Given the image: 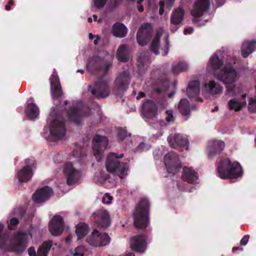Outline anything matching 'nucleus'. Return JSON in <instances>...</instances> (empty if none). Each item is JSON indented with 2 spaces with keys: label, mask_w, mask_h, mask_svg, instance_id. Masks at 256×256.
<instances>
[{
  "label": "nucleus",
  "mask_w": 256,
  "mask_h": 256,
  "mask_svg": "<svg viewBox=\"0 0 256 256\" xmlns=\"http://www.w3.org/2000/svg\"><path fill=\"white\" fill-rule=\"evenodd\" d=\"M178 108L180 112L183 116H188L190 114V109H195L196 106H190L188 100L186 98H184L180 102Z\"/></svg>",
  "instance_id": "7c9ffc66"
},
{
  "label": "nucleus",
  "mask_w": 256,
  "mask_h": 256,
  "mask_svg": "<svg viewBox=\"0 0 256 256\" xmlns=\"http://www.w3.org/2000/svg\"><path fill=\"white\" fill-rule=\"evenodd\" d=\"M144 96H145L144 93L143 92H140L138 93V94L136 98L138 100H139V99H140L142 98H144Z\"/></svg>",
  "instance_id": "5fc2aeb1"
},
{
  "label": "nucleus",
  "mask_w": 256,
  "mask_h": 256,
  "mask_svg": "<svg viewBox=\"0 0 256 256\" xmlns=\"http://www.w3.org/2000/svg\"><path fill=\"white\" fill-rule=\"evenodd\" d=\"M94 180L96 182H102V180H98V178H97V176H94Z\"/></svg>",
  "instance_id": "0e129e2a"
},
{
  "label": "nucleus",
  "mask_w": 256,
  "mask_h": 256,
  "mask_svg": "<svg viewBox=\"0 0 256 256\" xmlns=\"http://www.w3.org/2000/svg\"><path fill=\"white\" fill-rule=\"evenodd\" d=\"M112 197L108 194H106L102 198V202L106 204H110L111 203Z\"/></svg>",
  "instance_id": "49530a36"
},
{
  "label": "nucleus",
  "mask_w": 256,
  "mask_h": 256,
  "mask_svg": "<svg viewBox=\"0 0 256 256\" xmlns=\"http://www.w3.org/2000/svg\"><path fill=\"white\" fill-rule=\"evenodd\" d=\"M72 236L71 235H69L66 238V242L70 244L72 242Z\"/></svg>",
  "instance_id": "4d7b16f0"
},
{
  "label": "nucleus",
  "mask_w": 256,
  "mask_h": 256,
  "mask_svg": "<svg viewBox=\"0 0 256 256\" xmlns=\"http://www.w3.org/2000/svg\"><path fill=\"white\" fill-rule=\"evenodd\" d=\"M146 144L144 143H141L139 146H138V148L140 150H144V147L146 146Z\"/></svg>",
  "instance_id": "6e6d98bb"
},
{
  "label": "nucleus",
  "mask_w": 256,
  "mask_h": 256,
  "mask_svg": "<svg viewBox=\"0 0 256 256\" xmlns=\"http://www.w3.org/2000/svg\"><path fill=\"white\" fill-rule=\"evenodd\" d=\"M164 164L167 171L170 173L176 172L181 166L178 156L172 152L165 156Z\"/></svg>",
  "instance_id": "6e6552de"
},
{
  "label": "nucleus",
  "mask_w": 256,
  "mask_h": 256,
  "mask_svg": "<svg viewBox=\"0 0 256 256\" xmlns=\"http://www.w3.org/2000/svg\"><path fill=\"white\" fill-rule=\"evenodd\" d=\"M51 85V94L55 98H58L62 94V87L60 84L58 76L57 74L54 72L50 79Z\"/></svg>",
  "instance_id": "6ab92c4d"
},
{
  "label": "nucleus",
  "mask_w": 256,
  "mask_h": 256,
  "mask_svg": "<svg viewBox=\"0 0 256 256\" xmlns=\"http://www.w3.org/2000/svg\"><path fill=\"white\" fill-rule=\"evenodd\" d=\"M225 146L224 142L221 140H214L210 142L208 145V156L212 158L220 153Z\"/></svg>",
  "instance_id": "aec40b11"
},
{
  "label": "nucleus",
  "mask_w": 256,
  "mask_h": 256,
  "mask_svg": "<svg viewBox=\"0 0 256 256\" xmlns=\"http://www.w3.org/2000/svg\"><path fill=\"white\" fill-rule=\"evenodd\" d=\"M174 94H175V92H172L171 94H168V97L170 98H172L174 95Z\"/></svg>",
  "instance_id": "69168bd1"
},
{
  "label": "nucleus",
  "mask_w": 256,
  "mask_h": 256,
  "mask_svg": "<svg viewBox=\"0 0 256 256\" xmlns=\"http://www.w3.org/2000/svg\"><path fill=\"white\" fill-rule=\"evenodd\" d=\"M99 40H100L99 37L98 36H96V40H94V44L95 45H97L98 44Z\"/></svg>",
  "instance_id": "680f3d73"
},
{
  "label": "nucleus",
  "mask_w": 256,
  "mask_h": 256,
  "mask_svg": "<svg viewBox=\"0 0 256 256\" xmlns=\"http://www.w3.org/2000/svg\"><path fill=\"white\" fill-rule=\"evenodd\" d=\"M227 94L230 96H238L245 99L247 94L244 92V88L240 84L226 86Z\"/></svg>",
  "instance_id": "b1692460"
},
{
  "label": "nucleus",
  "mask_w": 256,
  "mask_h": 256,
  "mask_svg": "<svg viewBox=\"0 0 256 256\" xmlns=\"http://www.w3.org/2000/svg\"><path fill=\"white\" fill-rule=\"evenodd\" d=\"M232 97L227 103L228 109L236 112L240 111L246 104V100L238 96Z\"/></svg>",
  "instance_id": "5701e85b"
},
{
  "label": "nucleus",
  "mask_w": 256,
  "mask_h": 256,
  "mask_svg": "<svg viewBox=\"0 0 256 256\" xmlns=\"http://www.w3.org/2000/svg\"><path fill=\"white\" fill-rule=\"evenodd\" d=\"M107 0H94L93 6L97 8H102L105 4Z\"/></svg>",
  "instance_id": "c03bdc74"
},
{
  "label": "nucleus",
  "mask_w": 256,
  "mask_h": 256,
  "mask_svg": "<svg viewBox=\"0 0 256 256\" xmlns=\"http://www.w3.org/2000/svg\"><path fill=\"white\" fill-rule=\"evenodd\" d=\"M88 36H89V38L90 40H92V39L96 37V36L93 35L92 33H90L88 34Z\"/></svg>",
  "instance_id": "e2e57ef3"
},
{
  "label": "nucleus",
  "mask_w": 256,
  "mask_h": 256,
  "mask_svg": "<svg viewBox=\"0 0 256 256\" xmlns=\"http://www.w3.org/2000/svg\"><path fill=\"white\" fill-rule=\"evenodd\" d=\"M222 64V60L216 54H214L210 60L208 65V69L210 72H214L216 70L219 69Z\"/></svg>",
  "instance_id": "cd10ccee"
},
{
  "label": "nucleus",
  "mask_w": 256,
  "mask_h": 256,
  "mask_svg": "<svg viewBox=\"0 0 256 256\" xmlns=\"http://www.w3.org/2000/svg\"><path fill=\"white\" fill-rule=\"evenodd\" d=\"M248 110L251 112L256 113V96H251L249 98Z\"/></svg>",
  "instance_id": "a19ab883"
},
{
  "label": "nucleus",
  "mask_w": 256,
  "mask_h": 256,
  "mask_svg": "<svg viewBox=\"0 0 256 256\" xmlns=\"http://www.w3.org/2000/svg\"><path fill=\"white\" fill-rule=\"evenodd\" d=\"M236 250H243V248H239V247H234V248H233L232 250V251L233 252H235Z\"/></svg>",
  "instance_id": "bf43d9fd"
},
{
  "label": "nucleus",
  "mask_w": 256,
  "mask_h": 256,
  "mask_svg": "<svg viewBox=\"0 0 256 256\" xmlns=\"http://www.w3.org/2000/svg\"><path fill=\"white\" fill-rule=\"evenodd\" d=\"M64 222L62 218L60 216H54L49 224V230L54 236H58L63 232Z\"/></svg>",
  "instance_id": "ddd939ff"
},
{
  "label": "nucleus",
  "mask_w": 256,
  "mask_h": 256,
  "mask_svg": "<svg viewBox=\"0 0 256 256\" xmlns=\"http://www.w3.org/2000/svg\"><path fill=\"white\" fill-rule=\"evenodd\" d=\"M52 194L53 192L51 188L48 186H44L38 190L33 194L32 198L36 202H42L48 200Z\"/></svg>",
  "instance_id": "dca6fc26"
},
{
  "label": "nucleus",
  "mask_w": 256,
  "mask_h": 256,
  "mask_svg": "<svg viewBox=\"0 0 256 256\" xmlns=\"http://www.w3.org/2000/svg\"><path fill=\"white\" fill-rule=\"evenodd\" d=\"M214 76L224 84L229 86L237 81L240 76V74L232 67H224L218 74L214 72Z\"/></svg>",
  "instance_id": "39448f33"
},
{
  "label": "nucleus",
  "mask_w": 256,
  "mask_h": 256,
  "mask_svg": "<svg viewBox=\"0 0 256 256\" xmlns=\"http://www.w3.org/2000/svg\"><path fill=\"white\" fill-rule=\"evenodd\" d=\"M52 246V241H46L43 243L42 245L38 250V256H47L48 252Z\"/></svg>",
  "instance_id": "e433bc0d"
},
{
  "label": "nucleus",
  "mask_w": 256,
  "mask_h": 256,
  "mask_svg": "<svg viewBox=\"0 0 256 256\" xmlns=\"http://www.w3.org/2000/svg\"><path fill=\"white\" fill-rule=\"evenodd\" d=\"M150 203L146 198L139 202L133 214L134 224L137 228L144 229L149 224Z\"/></svg>",
  "instance_id": "f03ea898"
},
{
  "label": "nucleus",
  "mask_w": 256,
  "mask_h": 256,
  "mask_svg": "<svg viewBox=\"0 0 256 256\" xmlns=\"http://www.w3.org/2000/svg\"><path fill=\"white\" fill-rule=\"evenodd\" d=\"M129 80L128 74L124 72L120 74L116 80L115 84L118 89L124 90L128 84Z\"/></svg>",
  "instance_id": "bb28decb"
},
{
  "label": "nucleus",
  "mask_w": 256,
  "mask_h": 256,
  "mask_svg": "<svg viewBox=\"0 0 256 256\" xmlns=\"http://www.w3.org/2000/svg\"><path fill=\"white\" fill-rule=\"evenodd\" d=\"M184 11L182 8H178L172 14L170 17V22L174 25H178L182 23L184 20Z\"/></svg>",
  "instance_id": "a878e982"
},
{
  "label": "nucleus",
  "mask_w": 256,
  "mask_h": 256,
  "mask_svg": "<svg viewBox=\"0 0 256 256\" xmlns=\"http://www.w3.org/2000/svg\"><path fill=\"white\" fill-rule=\"evenodd\" d=\"M152 32V28L149 23H144L138 30L137 33V40L141 46H144L149 40Z\"/></svg>",
  "instance_id": "9b49d317"
},
{
  "label": "nucleus",
  "mask_w": 256,
  "mask_h": 256,
  "mask_svg": "<svg viewBox=\"0 0 256 256\" xmlns=\"http://www.w3.org/2000/svg\"><path fill=\"white\" fill-rule=\"evenodd\" d=\"M166 114H168V116L166 118V120L167 122H170L174 120V117L172 116V111L168 110L166 111Z\"/></svg>",
  "instance_id": "de8ad7c7"
},
{
  "label": "nucleus",
  "mask_w": 256,
  "mask_h": 256,
  "mask_svg": "<svg viewBox=\"0 0 256 256\" xmlns=\"http://www.w3.org/2000/svg\"><path fill=\"white\" fill-rule=\"evenodd\" d=\"M89 230V227L86 224L84 223L78 224L76 230L78 240L83 238L88 232Z\"/></svg>",
  "instance_id": "c9c22d12"
},
{
  "label": "nucleus",
  "mask_w": 256,
  "mask_h": 256,
  "mask_svg": "<svg viewBox=\"0 0 256 256\" xmlns=\"http://www.w3.org/2000/svg\"><path fill=\"white\" fill-rule=\"evenodd\" d=\"M118 138L120 140H122L128 136V134L126 130L120 129L118 132Z\"/></svg>",
  "instance_id": "a18cd8bd"
},
{
  "label": "nucleus",
  "mask_w": 256,
  "mask_h": 256,
  "mask_svg": "<svg viewBox=\"0 0 256 256\" xmlns=\"http://www.w3.org/2000/svg\"><path fill=\"white\" fill-rule=\"evenodd\" d=\"M168 140L170 146L174 148L180 146L185 147L186 149L188 148V142L185 136L180 134H172Z\"/></svg>",
  "instance_id": "412c9836"
},
{
  "label": "nucleus",
  "mask_w": 256,
  "mask_h": 256,
  "mask_svg": "<svg viewBox=\"0 0 256 256\" xmlns=\"http://www.w3.org/2000/svg\"><path fill=\"white\" fill-rule=\"evenodd\" d=\"M18 223V220L16 218H12L10 220V224L8 225V228L12 230V226H16Z\"/></svg>",
  "instance_id": "09e8293b"
},
{
  "label": "nucleus",
  "mask_w": 256,
  "mask_h": 256,
  "mask_svg": "<svg viewBox=\"0 0 256 256\" xmlns=\"http://www.w3.org/2000/svg\"><path fill=\"white\" fill-rule=\"evenodd\" d=\"M112 32L114 36L118 38H123L126 36L128 30L123 24L116 23L112 26Z\"/></svg>",
  "instance_id": "c85d7f7f"
},
{
  "label": "nucleus",
  "mask_w": 256,
  "mask_h": 256,
  "mask_svg": "<svg viewBox=\"0 0 256 256\" xmlns=\"http://www.w3.org/2000/svg\"><path fill=\"white\" fill-rule=\"evenodd\" d=\"M118 57L120 60L126 62L130 58L128 47L125 44L122 45L118 50Z\"/></svg>",
  "instance_id": "f704fd0d"
},
{
  "label": "nucleus",
  "mask_w": 256,
  "mask_h": 256,
  "mask_svg": "<svg viewBox=\"0 0 256 256\" xmlns=\"http://www.w3.org/2000/svg\"><path fill=\"white\" fill-rule=\"evenodd\" d=\"M108 140L106 137L96 135L93 140V153L98 162L102 160V152L106 148Z\"/></svg>",
  "instance_id": "0eeeda50"
},
{
  "label": "nucleus",
  "mask_w": 256,
  "mask_h": 256,
  "mask_svg": "<svg viewBox=\"0 0 256 256\" xmlns=\"http://www.w3.org/2000/svg\"><path fill=\"white\" fill-rule=\"evenodd\" d=\"M70 254L72 256H84V248L78 246L70 252Z\"/></svg>",
  "instance_id": "79ce46f5"
},
{
  "label": "nucleus",
  "mask_w": 256,
  "mask_h": 256,
  "mask_svg": "<svg viewBox=\"0 0 256 256\" xmlns=\"http://www.w3.org/2000/svg\"><path fill=\"white\" fill-rule=\"evenodd\" d=\"M30 236L26 234L18 233L12 240V248L14 252H22L26 246V244Z\"/></svg>",
  "instance_id": "9d476101"
},
{
  "label": "nucleus",
  "mask_w": 256,
  "mask_h": 256,
  "mask_svg": "<svg viewBox=\"0 0 256 256\" xmlns=\"http://www.w3.org/2000/svg\"><path fill=\"white\" fill-rule=\"evenodd\" d=\"M63 170L68 178V184H74L80 180L81 176L80 172L74 168L72 163L66 162L64 166Z\"/></svg>",
  "instance_id": "1a4fd4ad"
},
{
  "label": "nucleus",
  "mask_w": 256,
  "mask_h": 256,
  "mask_svg": "<svg viewBox=\"0 0 256 256\" xmlns=\"http://www.w3.org/2000/svg\"><path fill=\"white\" fill-rule=\"evenodd\" d=\"M95 222L102 228L108 227L110 223L108 212L105 210H100L93 214Z\"/></svg>",
  "instance_id": "4468645a"
},
{
  "label": "nucleus",
  "mask_w": 256,
  "mask_h": 256,
  "mask_svg": "<svg viewBox=\"0 0 256 256\" xmlns=\"http://www.w3.org/2000/svg\"><path fill=\"white\" fill-rule=\"evenodd\" d=\"M250 236L248 234L245 235L240 240V244L242 246H246L249 240Z\"/></svg>",
  "instance_id": "8fccbe9b"
},
{
  "label": "nucleus",
  "mask_w": 256,
  "mask_h": 256,
  "mask_svg": "<svg viewBox=\"0 0 256 256\" xmlns=\"http://www.w3.org/2000/svg\"><path fill=\"white\" fill-rule=\"evenodd\" d=\"M219 176L222 179H236L243 174L240 164L234 162L232 163L228 159L222 160L217 168Z\"/></svg>",
  "instance_id": "f257e3e1"
},
{
  "label": "nucleus",
  "mask_w": 256,
  "mask_h": 256,
  "mask_svg": "<svg viewBox=\"0 0 256 256\" xmlns=\"http://www.w3.org/2000/svg\"><path fill=\"white\" fill-rule=\"evenodd\" d=\"M28 252L30 256H36V252L34 248H30L28 249Z\"/></svg>",
  "instance_id": "3c124183"
},
{
  "label": "nucleus",
  "mask_w": 256,
  "mask_h": 256,
  "mask_svg": "<svg viewBox=\"0 0 256 256\" xmlns=\"http://www.w3.org/2000/svg\"><path fill=\"white\" fill-rule=\"evenodd\" d=\"M138 8L139 12H142L144 10V8H143L142 6L140 4L138 6Z\"/></svg>",
  "instance_id": "052dcab7"
},
{
  "label": "nucleus",
  "mask_w": 256,
  "mask_h": 256,
  "mask_svg": "<svg viewBox=\"0 0 256 256\" xmlns=\"http://www.w3.org/2000/svg\"><path fill=\"white\" fill-rule=\"evenodd\" d=\"M92 66V62H89V64H88V67L90 68V66Z\"/></svg>",
  "instance_id": "774afa93"
},
{
  "label": "nucleus",
  "mask_w": 256,
  "mask_h": 256,
  "mask_svg": "<svg viewBox=\"0 0 256 256\" xmlns=\"http://www.w3.org/2000/svg\"><path fill=\"white\" fill-rule=\"evenodd\" d=\"M193 28H188L184 30V33L185 34H190L192 32Z\"/></svg>",
  "instance_id": "864d4df0"
},
{
  "label": "nucleus",
  "mask_w": 256,
  "mask_h": 256,
  "mask_svg": "<svg viewBox=\"0 0 256 256\" xmlns=\"http://www.w3.org/2000/svg\"><path fill=\"white\" fill-rule=\"evenodd\" d=\"M174 2V0H170V1H166L165 3L164 2H160V8L159 13L160 15L164 13V9L163 7L166 4L168 8V9H170L172 7V6Z\"/></svg>",
  "instance_id": "37998d69"
},
{
  "label": "nucleus",
  "mask_w": 256,
  "mask_h": 256,
  "mask_svg": "<svg viewBox=\"0 0 256 256\" xmlns=\"http://www.w3.org/2000/svg\"><path fill=\"white\" fill-rule=\"evenodd\" d=\"M28 166L22 168L16 174V178L20 182H26L30 180L32 176L30 164L28 162Z\"/></svg>",
  "instance_id": "393cba45"
},
{
  "label": "nucleus",
  "mask_w": 256,
  "mask_h": 256,
  "mask_svg": "<svg viewBox=\"0 0 256 256\" xmlns=\"http://www.w3.org/2000/svg\"><path fill=\"white\" fill-rule=\"evenodd\" d=\"M186 94L188 97H194L199 94L200 82L198 80L191 82L186 89Z\"/></svg>",
  "instance_id": "c756f323"
},
{
  "label": "nucleus",
  "mask_w": 256,
  "mask_h": 256,
  "mask_svg": "<svg viewBox=\"0 0 256 256\" xmlns=\"http://www.w3.org/2000/svg\"><path fill=\"white\" fill-rule=\"evenodd\" d=\"M86 241L91 246L98 247L108 244L110 241V238L106 234L94 230L91 234L87 237Z\"/></svg>",
  "instance_id": "423d86ee"
},
{
  "label": "nucleus",
  "mask_w": 256,
  "mask_h": 256,
  "mask_svg": "<svg viewBox=\"0 0 256 256\" xmlns=\"http://www.w3.org/2000/svg\"><path fill=\"white\" fill-rule=\"evenodd\" d=\"M188 67V64L183 61L173 66L172 71L174 74H178L187 70Z\"/></svg>",
  "instance_id": "58836bf2"
},
{
  "label": "nucleus",
  "mask_w": 256,
  "mask_h": 256,
  "mask_svg": "<svg viewBox=\"0 0 256 256\" xmlns=\"http://www.w3.org/2000/svg\"><path fill=\"white\" fill-rule=\"evenodd\" d=\"M142 115L146 120L154 118L157 114L156 104L152 101L145 102L142 106Z\"/></svg>",
  "instance_id": "a211bd4d"
},
{
  "label": "nucleus",
  "mask_w": 256,
  "mask_h": 256,
  "mask_svg": "<svg viewBox=\"0 0 256 256\" xmlns=\"http://www.w3.org/2000/svg\"><path fill=\"white\" fill-rule=\"evenodd\" d=\"M68 114L71 120L76 124H79L80 123V120H78L80 119V111L79 110L76 108L73 109L70 112H68Z\"/></svg>",
  "instance_id": "ea45409f"
},
{
  "label": "nucleus",
  "mask_w": 256,
  "mask_h": 256,
  "mask_svg": "<svg viewBox=\"0 0 256 256\" xmlns=\"http://www.w3.org/2000/svg\"><path fill=\"white\" fill-rule=\"evenodd\" d=\"M210 8L209 0H198L194 5V8L191 11V14L193 17V21L196 20V18L202 16Z\"/></svg>",
  "instance_id": "f8f14e48"
},
{
  "label": "nucleus",
  "mask_w": 256,
  "mask_h": 256,
  "mask_svg": "<svg viewBox=\"0 0 256 256\" xmlns=\"http://www.w3.org/2000/svg\"><path fill=\"white\" fill-rule=\"evenodd\" d=\"M50 134L54 140H60L65 136L66 129L63 122L58 116L53 118L50 116L48 118Z\"/></svg>",
  "instance_id": "20e7f679"
},
{
  "label": "nucleus",
  "mask_w": 256,
  "mask_h": 256,
  "mask_svg": "<svg viewBox=\"0 0 256 256\" xmlns=\"http://www.w3.org/2000/svg\"><path fill=\"white\" fill-rule=\"evenodd\" d=\"M90 91L92 94L97 97H106L109 95L110 90L106 82L100 80L97 82L94 87H90Z\"/></svg>",
  "instance_id": "f3484780"
},
{
  "label": "nucleus",
  "mask_w": 256,
  "mask_h": 256,
  "mask_svg": "<svg viewBox=\"0 0 256 256\" xmlns=\"http://www.w3.org/2000/svg\"><path fill=\"white\" fill-rule=\"evenodd\" d=\"M146 246V240L143 236L138 235L130 239V247L134 250L142 252L145 250Z\"/></svg>",
  "instance_id": "4be33fe9"
},
{
  "label": "nucleus",
  "mask_w": 256,
  "mask_h": 256,
  "mask_svg": "<svg viewBox=\"0 0 256 256\" xmlns=\"http://www.w3.org/2000/svg\"><path fill=\"white\" fill-rule=\"evenodd\" d=\"M182 179L188 182H193L198 178L196 172L190 168H185L182 176Z\"/></svg>",
  "instance_id": "473e14b6"
},
{
  "label": "nucleus",
  "mask_w": 256,
  "mask_h": 256,
  "mask_svg": "<svg viewBox=\"0 0 256 256\" xmlns=\"http://www.w3.org/2000/svg\"><path fill=\"white\" fill-rule=\"evenodd\" d=\"M256 50V42H246L243 44L242 47V54L243 57L246 58Z\"/></svg>",
  "instance_id": "2f4dec72"
},
{
  "label": "nucleus",
  "mask_w": 256,
  "mask_h": 256,
  "mask_svg": "<svg viewBox=\"0 0 256 256\" xmlns=\"http://www.w3.org/2000/svg\"><path fill=\"white\" fill-rule=\"evenodd\" d=\"M164 30L162 28H160L157 31L156 36V39L152 42L151 45V50L156 54H158V44L160 36L164 33Z\"/></svg>",
  "instance_id": "4c0bfd02"
},
{
  "label": "nucleus",
  "mask_w": 256,
  "mask_h": 256,
  "mask_svg": "<svg viewBox=\"0 0 256 256\" xmlns=\"http://www.w3.org/2000/svg\"><path fill=\"white\" fill-rule=\"evenodd\" d=\"M168 52V48H166L164 50V52H162V53L163 55H166Z\"/></svg>",
  "instance_id": "13d9d810"
},
{
  "label": "nucleus",
  "mask_w": 256,
  "mask_h": 256,
  "mask_svg": "<svg viewBox=\"0 0 256 256\" xmlns=\"http://www.w3.org/2000/svg\"><path fill=\"white\" fill-rule=\"evenodd\" d=\"M202 90L208 96L218 95L222 92L223 88L218 82L210 80L205 84Z\"/></svg>",
  "instance_id": "2eb2a0df"
},
{
  "label": "nucleus",
  "mask_w": 256,
  "mask_h": 256,
  "mask_svg": "<svg viewBox=\"0 0 256 256\" xmlns=\"http://www.w3.org/2000/svg\"><path fill=\"white\" fill-rule=\"evenodd\" d=\"M13 4H14L13 0H10L8 2V4L6 6L5 9L6 10H9L10 9V6L12 5Z\"/></svg>",
  "instance_id": "603ef678"
},
{
  "label": "nucleus",
  "mask_w": 256,
  "mask_h": 256,
  "mask_svg": "<svg viewBox=\"0 0 256 256\" xmlns=\"http://www.w3.org/2000/svg\"><path fill=\"white\" fill-rule=\"evenodd\" d=\"M39 114V108L36 104L32 102L28 105L26 114L30 119H34L36 118Z\"/></svg>",
  "instance_id": "72a5a7b5"
},
{
  "label": "nucleus",
  "mask_w": 256,
  "mask_h": 256,
  "mask_svg": "<svg viewBox=\"0 0 256 256\" xmlns=\"http://www.w3.org/2000/svg\"><path fill=\"white\" fill-rule=\"evenodd\" d=\"M76 72H80L82 74H83L84 70H78Z\"/></svg>",
  "instance_id": "338daca9"
},
{
  "label": "nucleus",
  "mask_w": 256,
  "mask_h": 256,
  "mask_svg": "<svg viewBox=\"0 0 256 256\" xmlns=\"http://www.w3.org/2000/svg\"><path fill=\"white\" fill-rule=\"evenodd\" d=\"M122 156L123 154H121L120 158ZM119 158L115 154H109L106 161V168L110 172H116L121 178H123L127 174L128 166L126 164L120 163Z\"/></svg>",
  "instance_id": "7ed1b4c3"
}]
</instances>
